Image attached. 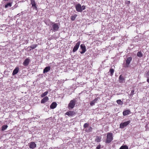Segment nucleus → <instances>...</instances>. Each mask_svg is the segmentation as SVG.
<instances>
[{
  "instance_id": "f257e3e1",
  "label": "nucleus",
  "mask_w": 149,
  "mask_h": 149,
  "mask_svg": "<svg viewBox=\"0 0 149 149\" xmlns=\"http://www.w3.org/2000/svg\"><path fill=\"white\" fill-rule=\"evenodd\" d=\"M60 27V24L58 23H55L51 22L50 23V30L54 32H56L58 31Z\"/></svg>"
},
{
  "instance_id": "f03ea898",
  "label": "nucleus",
  "mask_w": 149,
  "mask_h": 149,
  "mask_svg": "<svg viewBox=\"0 0 149 149\" xmlns=\"http://www.w3.org/2000/svg\"><path fill=\"white\" fill-rule=\"evenodd\" d=\"M113 139L112 134L111 133H108L107 135V138L106 142L109 143H110Z\"/></svg>"
},
{
  "instance_id": "7ed1b4c3",
  "label": "nucleus",
  "mask_w": 149,
  "mask_h": 149,
  "mask_svg": "<svg viewBox=\"0 0 149 149\" xmlns=\"http://www.w3.org/2000/svg\"><path fill=\"white\" fill-rule=\"evenodd\" d=\"M75 104V100H71L70 102L68 105V107L69 109H73Z\"/></svg>"
},
{
  "instance_id": "20e7f679",
  "label": "nucleus",
  "mask_w": 149,
  "mask_h": 149,
  "mask_svg": "<svg viewBox=\"0 0 149 149\" xmlns=\"http://www.w3.org/2000/svg\"><path fill=\"white\" fill-rule=\"evenodd\" d=\"M130 123V121H127L121 123L120 124V127L121 128H123L125 127L126 126L128 125Z\"/></svg>"
},
{
  "instance_id": "39448f33",
  "label": "nucleus",
  "mask_w": 149,
  "mask_h": 149,
  "mask_svg": "<svg viewBox=\"0 0 149 149\" xmlns=\"http://www.w3.org/2000/svg\"><path fill=\"white\" fill-rule=\"evenodd\" d=\"M32 7L34 9L37 10V5L34 0H30Z\"/></svg>"
},
{
  "instance_id": "423d86ee",
  "label": "nucleus",
  "mask_w": 149,
  "mask_h": 149,
  "mask_svg": "<svg viewBox=\"0 0 149 149\" xmlns=\"http://www.w3.org/2000/svg\"><path fill=\"white\" fill-rule=\"evenodd\" d=\"M132 60V58L131 57H129L127 58L126 61V63L125 65L124 66L126 67H129L130 63Z\"/></svg>"
},
{
  "instance_id": "0eeeda50",
  "label": "nucleus",
  "mask_w": 149,
  "mask_h": 149,
  "mask_svg": "<svg viewBox=\"0 0 149 149\" xmlns=\"http://www.w3.org/2000/svg\"><path fill=\"white\" fill-rule=\"evenodd\" d=\"M80 44V42H78L76 43V45L74 46L72 50V52H75L78 50L79 46Z\"/></svg>"
},
{
  "instance_id": "6e6552de",
  "label": "nucleus",
  "mask_w": 149,
  "mask_h": 149,
  "mask_svg": "<svg viewBox=\"0 0 149 149\" xmlns=\"http://www.w3.org/2000/svg\"><path fill=\"white\" fill-rule=\"evenodd\" d=\"M80 48L82 50V51L80 52L81 54H83L86 52V47L84 45L81 44L80 45Z\"/></svg>"
},
{
  "instance_id": "1a4fd4ad",
  "label": "nucleus",
  "mask_w": 149,
  "mask_h": 149,
  "mask_svg": "<svg viewBox=\"0 0 149 149\" xmlns=\"http://www.w3.org/2000/svg\"><path fill=\"white\" fill-rule=\"evenodd\" d=\"M76 10L78 12H82L81 6L80 4H78L76 6Z\"/></svg>"
},
{
  "instance_id": "9d476101",
  "label": "nucleus",
  "mask_w": 149,
  "mask_h": 149,
  "mask_svg": "<svg viewBox=\"0 0 149 149\" xmlns=\"http://www.w3.org/2000/svg\"><path fill=\"white\" fill-rule=\"evenodd\" d=\"M75 112L73 111H69L66 113L65 114L69 116H72L75 114Z\"/></svg>"
},
{
  "instance_id": "9b49d317",
  "label": "nucleus",
  "mask_w": 149,
  "mask_h": 149,
  "mask_svg": "<svg viewBox=\"0 0 149 149\" xmlns=\"http://www.w3.org/2000/svg\"><path fill=\"white\" fill-rule=\"evenodd\" d=\"M119 81L120 83L125 82V79L122 75H120L119 78Z\"/></svg>"
},
{
  "instance_id": "f8f14e48",
  "label": "nucleus",
  "mask_w": 149,
  "mask_h": 149,
  "mask_svg": "<svg viewBox=\"0 0 149 149\" xmlns=\"http://www.w3.org/2000/svg\"><path fill=\"white\" fill-rule=\"evenodd\" d=\"M30 60L29 58H26L23 63V64L25 66H27L29 64Z\"/></svg>"
},
{
  "instance_id": "ddd939ff",
  "label": "nucleus",
  "mask_w": 149,
  "mask_h": 149,
  "mask_svg": "<svg viewBox=\"0 0 149 149\" xmlns=\"http://www.w3.org/2000/svg\"><path fill=\"white\" fill-rule=\"evenodd\" d=\"M36 147V144L34 142H32L30 143L29 147L33 149Z\"/></svg>"
},
{
  "instance_id": "4468645a",
  "label": "nucleus",
  "mask_w": 149,
  "mask_h": 149,
  "mask_svg": "<svg viewBox=\"0 0 149 149\" xmlns=\"http://www.w3.org/2000/svg\"><path fill=\"white\" fill-rule=\"evenodd\" d=\"M19 68L18 67H17L13 71L12 74L14 75L17 74L18 72Z\"/></svg>"
},
{
  "instance_id": "2eb2a0df",
  "label": "nucleus",
  "mask_w": 149,
  "mask_h": 149,
  "mask_svg": "<svg viewBox=\"0 0 149 149\" xmlns=\"http://www.w3.org/2000/svg\"><path fill=\"white\" fill-rule=\"evenodd\" d=\"M50 69V68L49 66H47L45 67L44 69L43 73H45L49 72Z\"/></svg>"
},
{
  "instance_id": "dca6fc26",
  "label": "nucleus",
  "mask_w": 149,
  "mask_h": 149,
  "mask_svg": "<svg viewBox=\"0 0 149 149\" xmlns=\"http://www.w3.org/2000/svg\"><path fill=\"white\" fill-rule=\"evenodd\" d=\"M57 106V104L55 102H53L50 106V108L51 109H54Z\"/></svg>"
},
{
  "instance_id": "f3484780",
  "label": "nucleus",
  "mask_w": 149,
  "mask_h": 149,
  "mask_svg": "<svg viewBox=\"0 0 149 149\" xmlns=\"http://www.w3.org/2000/svg\"><path fill=\"white\" fill-rule=\"evenodd\" d=\"M98 99V98H96L95 99L93 100L90 103L91 105L92 106L94 105L95 103H96L97 102V101Z\"/></svg>"
},
{
  "instance_id": "a211bd4d",
  "label": "nucleus",
  "mask_w": 149,
  "mask_h": 149,
  "mask_svg": "<svg viewBox=\"0 0 149 149\" xmlns=\"http://www.w3.org/2000/svg\"><path fill=\"white\" fill-rule=\"evenodd\" d=\"M49 99L48 97H44L41 100V103H44L46 102Z\"/></svg>"
},
{
  "instance_id": "6ab92c4d",
  "label": "nucleus",
  "mask_w": 149,
  "mask_h": 149,
  "mask_svg": "<svg viewBox=\"0 0 149 149\" xmlns=\"http://www.w3.org/2000/svg\"><path fill=\"white\" fill-rule=\"evenodd\" d=\"M130 112L129 110H127L125 111H124L123 112V116H125L128 115Z\"/></svg>"
},
{
  "instance_id": "aec40b11",
  "label": "nucleus",
  "mask_w": 149,
  "mask_h": 149,
  "mask_svg": "<svg viewBox=\"0 0 149 149\" xmlns=\"http://www.w3.org/2000/svg\"><path fill=\"white\" fill-rule=\"evenodd\" d=\"M102 139V138L100 136H97L96 137V138L95 139V141L97 142H99L100 141H101V139Z\"/></svg>"
},
{
  "instance_id": "412c9836",
  "label": "nucleus",
  "mask_w": 149,
  "mask_h": 149,
  "mask_svg": "<svg viewBox=\"0 0 149 149\" xmlns=\"http://www.w3.org/2000/svg\"><path fill=\"white\" fill-rule=\"evenodd\" d=\"M116 102L118 104L120 105H122L123 104V103L122 101H121L120 100H117Z\"/></svg>"
},
{
  "instance_id": "4be33fe9",
  "label": "nucleus",
  "mask_w": 149,
  "mask_h": 149,
  "mask_svg": "<svg viewBox=\"0 0 149 149\" xmlns=\"http://www.w3.org/2000/svg\"><path fill=\"white\" fill-rule=\"evenodd\" d=\"M128 147L127 146L124 145L122 146L120 148V149H128Z\"/></svg>"
},
{
  "instance_id": "5701e85b",
  "label": "nucleus",
  "mask_w": 149,
  "mask_h": 149,
  "mask_svg": "<svg viewBox=\"0 0 149 149\" xmlns=\"http://www.w3.org/2000/svg\"><path fill=\"white\" fill-rule=\"evenodd\" d=\"M137 56L141 57L142 56L143 54L141 52H137Z\"/></svg>"
},
{
  "instance_id": "b1692460",
  "label": "nucleus",
  "mask_w": 149,
  "mask_h": 149,
  "mask_svg": "<svg viewBox=\"0 0 149 149\" xmlns=\"http://www.w3.org/2000/svg\"><path fill=\"white\" fill-rule=\"evenodd\" d=\"M8 127V126L7 125H4L2 127V130L4 131L6 130Z\"/></svg>"
},
{
  "instance_id": "393cba45",
  "label": "nucleus",
  "mask_w": 149,
  "mask_h": 149,
  "mask_svg": "<svg viewBox=\"0 0 149 149\" xmlns=\"http://www.w3.org/2000/svg\"><path fill=\"white\" fill-rule=\"evenodd\" d=\"M11 3H8L5 6V8H7L8 7H11Z\"/></svg>"
},
{
  "instance_id": "a878e982",
  "label": "nucleus",
  "mask_w": 149,
  "mask_h": 149,
  "mask_svg": "<svg viewBox=\"0 0 149 149\" xmlns=\"http://www.w3.org/2000/svg\"><path fill=\"white\" fill-rule=\"evenodd\" d=\"M77 16V15H76V14L72 16L71 17V19L72 21H74L75 19Z\"/></svg>"
},
{
  "instance_id": "bb28decb",
  "label": "nucleus",
  "mask_w": 149,
  "mask_h": 149,
  "mask_svg": "<svg viewBox=\"0 0 149 149\" xmlns=\"http://www.w3.org/2000/svg\"><path fill=\"white\" fill-rule=\"evenodd\" d=\"M48 92L47 91L45 92L43 94L41 95V97H43L44 96H45L46 95H47V93H48Z\"/></svg>"
},
{
  "instance_id": "cd10ccee",
  "label": "nucleus",
  "mask_w": 149,
  "mask_h": 149,
  "mask_svg": "<svg viewBox=\"0 0 149 149\" xmlns=\"http://www.w3.org/2000/svg\"><path fill=\"white\" fill-rule=\"evenodd\" d=\"M37 46V45L36 44H34L32 45L30 47L32 49H33L35 48Z\"/></svg>"
},
{
  "instance_id": "c85d7f7f",
  "label": "nucleus",
  "mask_w": 149,
  "mask_h": 149,
  "mask_svg": "<svg viewBox=\"0 0 149 149\" xmlns=\"http://www.w3.org/2000/svg\"><path fill=\"white\" fill-rule=\"evenodd\" d=\"M114 71V70L113 68H111L110 70V72L111 73V76H112L113 73Z\"/></svg>"
},
{
  "instance_id": "c756f323",
  "label": "nucleus",
  "mask_w": 149,
  "mask_h": 149,
  "mask_svg": "<svg viewBox=\"0 0 149 149\" xmlns=\"http://www.w3.org/2000/svg\"><path fill=\"white\" fill-rule=\"evenodd\" d=\"M92 127H90L88 130H86L85 131L87 132H90L92 131Z\"/></svg>"
},
{
  "instance_id": "7c9ffc66",
  "label": "nucleus",
  "mask_w": 149,
  "mask_h": 149,
  "mask_svg": "<svg viewBox=\"0 0 149 149\" xmlns=\"http://www.w3.org/2000/svg\"><path fill=\"white\" fill-rule=\"evenodd\" d=\"M89 125L87 123H85L84 125V128L87 127Z\"/></svg>"
},
{
  "instance_id": "2f4dec72",
  "label": "nucleus",
  "mask_w": 149,
  "mask_h": 149,
  "mask_svg": "<svg viewBox=\"0 0 149 149\" xmlns=\"http://www.w3.org/2000/svg\"><path fill=\"white\" fill-rule=\"evenodd\" d=\"M146 76L147 77H148V76H149V71L147 72L146 73Z\"/></svg>"
},
{
  "instance_id": "473e14b6",
  "label": "nucleus",
  "mask_w": 149,
  "mask_h": 149,
  "mask_svg": "<svg viewBox=\"0 0 149 149\" xmlns=\"http://www.w3.org/2000/svg\"><path fill=\"white\" fill-rule=\"evenodd\" d=\"M86 7L84 6H83L81 7L82 11L83 10H84L85 9Z\"/></svg>"
},
{
  "instance_id": "72a5a7b5",
  "label": "nucleus",
  "mask_w": 149,
  "mask_h": 149,
  "mask_svg": "<svg viewBox=\"0 0 149 149\" xmlns=\"http://www.w3.org/2000/svg\"><path fill=\"white\" fill-rule=\"evenodd\" d=\"M100 146H98L96 147L97 149H100Z\"/></svg>"
},
{
  "instance_id": "f704fd0d",
  "label": "nucleus",
  "mask_w": 149,
  "mask_h": 149,
  "mask_svg": "<svg viewBox=\"0 0 149 149\" xmlns=\"http://www.w3.org/2000/svg\"><path fill=\"white\" fill-rule=\"evenodd\" d=\"M147 81L149 83V78H148V77H147Z\"/></svg>"
},
{
  "instance_id": "c9c22d12",
  "label": "nucleus",
  "mask_w": 149,
  "mask_h": 149,
  "mask_svg": "<svg viewBox=\"0 0 149 149\" xmlns=\"http://www.w3.org/2000/svg\"><path fill=\"white\" fill-rule=\"evenodd\" d=\"M128 3H130V1H128Z\"/></svg>"
}]
</instances>
